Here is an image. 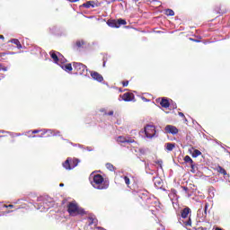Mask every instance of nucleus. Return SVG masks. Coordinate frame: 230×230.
Instances as JSON below:
<instances>
[{
    "mask_svg": "<svg viewBox=\"0 0 230 230\" xmlns=\"http://www.w3.org/2000/svg\"><path fill=\"white\" fill-rule=\"evenodd\" d=\"M1 71H8V67H6V66H1Z\"/></svg>",
    "mask_w": 230,
    "mask_h": 230,
    "instance_id": "nucleus-40",
    "label": "nucleus"
},
{
    "mask_svg": "<svg viewBox=\"0 0 230 230\" xmlns=\"http://www.w3.org/2000/svg\"><path fill=\"white\" fill-rule=\"evenodd\" d=\"M170 107H171L172 109H175V108L177 107V104H170Z\"/></svg>",
    "mask_w": 230,
    "mask_h": 230,
    "instance_id": "nucleus-42",
    "label": "nucleus"
},
{
    "mask_svg": "<svg viewBox=\"0 0 230 230\" xmlns=\"http://www.w3.org/2000/svg\"><path fill=\"white\" fill-rule=\"evenodd\" d=\"M98 224V219L93 217L88 218V226H96Z\"/></svg>",
    "mask_w": 230,
    "mask_h": 230,
    "instance_id": "nucleus-24",
    "label": "nucleus"
},
{
    "mask_svg": "<svg viewBox=\"0 0 230 230\" xmlns=\"http://www.w3.org/2000/svg\"><path fill=\"white\" fill-rule=\"evenodd\" d=\"M140 154H145V150L144 149H140Z\"/></svg>",
    "mask_w": 230,
    "mask_h": 230,
    "instance_id": "nucleus-48",
    "label": "nucleus"
},
{
    "mask_svg": "<svg viewBox=\"0 0 230 230\" xmlns=\"http://www.w3.org/2000/svg\"><path fill=\"white\" fill-rule=\"evenodd\" d=\"M190 213H191V208L189 207L181 210V217H179L178 222L183 227H191V217H189Z\"/></svg>",
    "mask_w": 230,
    "mask_h": 230,
    "instance_id": "nucleus-2",
    "label": "nucleus"
},
{
    "mask_svg": "<svg viewBox=\"0 0 230 230\" xmlns=\"http://www.w3.org/2000/svg\"><path fill=\"white\" fill-rule=\"evenodd\" d=\"M8 208H13V205L10 204V205H2V213L1 216L2 217H6V215H8V213H13V210H4V209H8Z\"/></svg>",
    "mask_w": 230,
    "mask_h": 230,
    "instance_id": "nucleus-9",
    "label": "nucleus"
},
{
    "mask_svg": "<svg viewBox=\"0 0 230 230\" xmlns=\"http://www.w3.org/2000/svg\"><path fill=\"white\" fill-rule=\"evenodd\" d=\"M108 26L110 28H118V21L117 20H109L107 22Z\"/></svg>",
    "mask_w": 230,
    "mask_h": 230,
    "instance_id": "nucleus-20",
    "label": "nucleus"
},
{
    "mask_svg": "<svg viewBox=\"0 0 230 230\" xmlns=\"http://www.w3.org/2000/svg\"><path fill=\"white\" fill-rule=\"evenodd\" d=\"M73 67L75 71L79 73V75H82L83 76H89V69H87V66L82 63L74 62Z\"/></svg>",
    "mask_w": 230,
    "mask_h": 230,
    "instance_id": "nucleus-4",
    "label": "nucleus"
},
{
    "mask_svg": "<svg viewBox=\"0 0 230 230\" xmlns=\"http://www.w3.org/2000/svg\"><path fill=\"white\" fill-rule=\"evenodd\" d=\"M123 179H124L125 184L128 186L130 184V178H128V176H123Z\"/></svg>",
    "mask_w": 230,
    "mask_h": 230,
    "instance_id": "nucleus-30",
    "label": "nucleus"
},
{
    "mask_svg": "<svg viewBox=\"0 0 230 230\" xmlns=\"http://www.w3.org/2000/svg\"><path fill=\"white\" fill-rule=\"evenodd\" d=\"M84 8H96L97 4H94V1H88L83 4Z\"/></svg>",
    "mask_w": 230,
    "mask_h": 230,
    "instance_id": "nucleus-18",
    "label": "nucleus"
},
{
    "mask_svg": "<svg viewBox=\"0 0 230 230\" xmlns=\"http://www.w3.org/2000/svg\"><path fill=\"white\" fill-rule=\"evenodd\" d=\"M71 145H73V146H78V144H73V143H70Z\"/></svg>",
    "mask_w": 230,
    "mask_h": 230,
    "instance_id": "nucleus-49",
    "label": "nucleus"
},
{
    "mask_svg": "<svg viewBox=\"0 0 230 230\" xmlns=\"http://www.w3.org/2000/svg\"><path fill=\"white\" fill-rule=\"evenodd\" d=\"M32 137H37V136H36V135H33Z\"/></svg>",
    "mask_w": 230,
    "mask_h": 230,
    "instance_id": "nucleus-56",
    "label": "nucleus"
},
{
    "mask_svg": "<svg viewBox=\"0 0 230 230\" xmlns=\"http://www.w3.org/2000/svg\"><path fill=\"white\" fill-rule=\"evenodd\" d=\"M178 114H179V116H181V118H184V113L179 112Z\"/></svg>",
    "mask_w": 230,
    "mask_h": 230,
    "instance_id": "nucleus-45",
    "label": "nucleus"
},
{
    "mask_svg": "<svg viewBox=\"0 0 230 230\" xmlns=\"http://www.w3.org/2000/svg\"><path fill=\"white\" fill-rule=\"evenodd\" d=\"M1 40H4V36L1 35Z\"/></svg>",
    "mask_w": 230,
    "mask_h": 230,
    "instance_id": "nucleus-50",
    "label": "nucleus"
},
{
    "mask_svg": "<svg viewBox=\"0 0 230 230\" xmlns=\"http://www.w3.org/2000/svg\"><path fill=\"white\" fill-rule=\"evenodd\" d=\"M55 132V129H51V132H47V137H51Z\"/></svg>",
    "mask_w": 230,
    "mask_h": 230,
    "instance_id": "nucleus-33",
    "label": "nucleus"
},
{
    "mask_svg": "<svg viewBox=\"0 0 230 230\" xmlns=\"http://www.w3.org/2000/svg\"><path fill=\"white\" fill-rule=\"evenodd\" d=\"M184 163L188 164L190 165L191 170H195V163L193 162V159L190 155H186L183 158Z\"/></svg>",
    "mask_w": 230,
    "mask_h": 230,
    "instance_id": "nucleus-13",
    "label": "nucleus"
},
{
    "mask_svg": "<svg viewBox=\"0 0 230 230\" xmlns=\"http://www.w3.org/2000/svg\"><path fill=\"white\" fill-rule=\"evenodd\" d=\"M61 139H62L63 141H66V139H65L64 137H61ZM66 142L69 143V140H66Z\"/></svg>",
    "mask_w": 230,
    "mask_h": 230,
    "instance_id": "nucleus-47",
    "label": "nucleus"
},
{
    "mask_svg": "<svg viewBox=\"0 0 230 230\" xmlns=\"http://www.w3.org/2000/svg\"><path fill=\"white\" fill-rule=\"evenodd\" d=\"M163 164V161L158 162V164Z\"/></svg>",
    "mask_w": 230,
    "mask_h": 230,
    "instance_id": "nucleus-54",
    "label": "nucleus"
},
{
    "mask_svg": "<svg viewBox=\"0 0 230 230\" xmlns=\"http://www.w3.org/2000/svg\"><path fill=\"white\" fill-rule=\"evenodd\" d=\"M9 42H11L12 44H15L18 49H22V45L21 44V41H19V40L12 39L11 40H9Z\"/></svg>",
    "mask_w": 230,
    "mask_h": 230,
    "instance_id": "nucleus-19",
    "label": "nucleus"
},
{
    "mask_svg": "<svg viewBox=\"0 0 230 230\" xmlns=\"http://www.w3.org/2000/svg\"><path fill=\"white\" fill-rule=\"evenodd\" d=\"M164 130L166 134H172V136H175V134H179V129L173 125L165 126Z\"/></svg>",
    "mask_w": 230,
    "mask_h": 230,
    "instance_id": "nucleus-7",
    "label": "nucleus"
},
{
    "mask_svg": "<svg viewBox=\"0 0 230 230\" xmlns=\"http://www.w3.org/2000/svg\"><path fill=\"white\" fill-rule=\"evenodd\" d=\"M206 215H208V205L205 206L203 217H206Z\"/></svg>",
    "mask_w": 230,
    "mask_h": 230,
    "instance_id": "nucleus-37",
    "label": "nucleus"
},
{
    "mask_svg": "<svg viewBox=\"0 0 230 230\" xmlns=\"http://www.w3.org/2000/svg\"><path fill=\"white\" fill-rule=\"evenodd\" d=\"M38 209H40V211H48V208H46V207L42 208V205H40Z\"/></svg>",
    "mask_w": 230,
    "mask_h": 230,
    "instance_id": "nucleus-34",
    "label": "nucleus"
},
{
    "mask_svg": "<svg viewBox=\"0 0 230 230\" xmlns=\"http://www.w3.org/2000/svg\"><path fill=\"white\" fill-rule=\"evenodd\" d=\"M90 179H93L91 184L95 190H107V188H109V183L105 182L102 174H94V172H93L90 175Z\"/></svg>",
    "mask_w": 230,
    "mask_h": 230,
    "instance_id": "nucleus-1",
    "label": "nucleus"
},
{
    "mask_svg": "<svg viewBox=\"0 0 230 230\" xmlns=\"http://www.w3.org/2000/svg\"><path fill=\"white\" fill-rule=\"evenodd\" d=\"M106 168L107 170H110V172H114V170H116V167H114V165L111 163L106 164Z\"/></svg>",
    "mask_w": 230,
    "mask_h": 230,
    "instance_id": "nucleus-27",
    "label": "nucleus"
},
{
    "mask_svg": "<svg viewBox=\"0 0 230 230\" xmlns=\"http://www.w3.org/2000/svg\"><path fill=\"white\" fill-rule=\"evenodd\" d=\"M1 133H2V134H4V131L2 130Z\"/></svg>",
    "mask_w": 230,
    "mask_h": 230,
    "instance_id": "nucleus-57",
    "label": "nucleus"
},
{
    "mask_svg": "<svg viewBox=\"0 0 230 230\" xmlns=\"http://www.w3.org/2000/svg\"><path fill=\"white\" fill-rule=\"evenodd\" d=\"M39 132H41L40 129L32 130V134H39Z\"/></svg>",
    "mask_w": 230,
    "mask_h": 230,
    "instance_id": "nucleus-39",
    "label": "nucleus"
},
{
    "mask_svg": "<svg viewBox=\"0 0 230 230\" xmlns=\"http://www.w3.org/2000/svg\"><path fill=\"white\" fill-rule=\"evenodd\" d=\"M160 105L164 109H168V107H170V101H168V98L164 97L160 102Z\"/></svg>",
    "mask_w": 230,
    "mask_h": 230,
    "instance_id": "nucleus-16",
    "label": "nucleus"
},
{
    "mask_svg": "<svg viewBox=\"0 0 230 230\" xmlns=\"http://www.w3.org/2000/svg\"><path fill=\"white\" fill-rule=\"evenodd\" d=\"M50 58H52V60H54L55 64H58V58H59V52H57L55 50H51L49 52Z\"/></svg>",
    "mask_w": 230,
    "mask_h": 230,
    "instance_id": "nucleus-11",
    "label": "nucleus"
},
{
    "mask_svg": "<svg viewBox=\"0 0 230 230\" xmlns=\"http://www.w3.org/2000/svg\"><path fill=\"white\" fill-rule=\"evenodd\" d=\"M190 40H193L194 42H200V40H195V39H191V38H190Z\"/></svg>",
    "mask_w": 230,
    "mask_h": 230,
    "instance_id": "nucleus-46",
    "label": "nucleus"
},
{
    "mask_svg": "<svg viewBox=\"0 0 230 230\" xmlns=\"http://www.w3.org/2000/svg\"><path fill=\"white\" fill-rule=\"evenodd\" d=\"M79 148H84V146L78 144Z\"/></svg>",
    "mask_w": 230,
    "mask_h": 230,
    "instance_id": "nucleus-51",
    "label": "nucleus"
},
{
    "mask_svg": "<svg viewBox=\"0 0 230 230\" xmlns=\"http://www.w3.org/2000/svg\"><path fill=\"white\" fill-rule=\"evenodd\" d=\"M219 173H222L223 175H227V172L226 169L219 166Z\"/></svg>",
    "mask_w": 230,
    "mask_h": 230,
    "instance_id": "nucleus-31",
    "label": "nucleus"
},
{
    "mask_svg": "<svg viewBox=\"0 0 230 230\" xmlns=\"http://www.w3.org/2000/svg\"><path fill=\"white\" fill-rule=\"evenodd\" d=\"M80 163V159L78 158H71L70 164L72 168H76L78 166V164Z\"/></svg>",
    "mask_w": 230,
    "mask_h": 230,
    "instance_id": "nucleus-22",
    "label": "nucleus"
},
{
    "mask_svg": "<svg viewBox=\"0 0 230 230\" xmlns=\"http://www.w3.org/2000/svg\"><path fill=\"white\" fill-rule=\"evenodd\" d=\"M117 142L118 143H128V144H130V143H134L135 141L132 138H127L123 136H119L117 137Z\"/></svg>",
    "mask_w": 230,
    "mask_h": 230,
    "instance_id": "nucleus-10",
    "label": "nucleus"
},
{
    "mask_svg": "<svg viewBox=\"0 0 230 230\" xmlns=\"http://www.w3.org/2000/svg\"><path fill=\"white\" fill-rule=\"evenodd\" d=\"M182 190H183V191H184L185 193H188V190H189L188 187H182Z\"/></svg>",
    "mask_w": 230,
    "mask_h": 230,
    "instance_id": "nucleus-41",
    "label": "nucleus"
},
{
    "mask_svg": "<svg viewBox=\"0 0 230 230\" xmlns=\"http://www.w3.org/2000/svg\"><path fill=\"white\" fill-rule=\"evenodd\" d=\"M60 188H64V183L59 184Z\"/></svg>",
    "mask_w": 230,
    "mask_h": 230,
    "instance_id": "nucleus-52",
    "label": "nucleus"
},
{
    "mask_svg": "<svg viewBox=\"0 0 230 230\" xmlns=\"http://www.w3.org/2000/svg\"><path fill=\"white\" fill-rule=\"evenodd\" d=\"M11 54H12V55H14L15 53H14V52H12Z\"/></svg>",
    "mask_w": 230,
    "mask_h": 230,
    "instance_id": "nucleus-59",
    "label": "nucleus"
},
{
    "mask_svg": "<svg viewBox=\"0 0 230 230\" xmlns=\"http://www.w3.org/2000/svg\"><path fill=\"white\" fill-rule=\"evenodd\" d=\"M104 110H101V112H103Z\"/></svg>",
    "mask_w": 230,
    "mask_h": 230,
    "instance_id": "nucleus-60",
    "label": "nucleus"
},
{
    "mask_svg": "<svg viewBox=\"0 0 230 230\" xmlns=\"http://www.w3.org/2000/svg\"><path fill=\"white\" fill-rule=\"evenodd\" d=\"M202 152H200L199 149H195L192 153V157H199V155H201Z\"/></svg>",
    "mask_w": 230,
    "mask_h": 230,
    "instance_id": "nucleus-28",
    "label": "nucleus"
},
{
    "mask_svg": "<svg viewBox=\"0 0 230 230\" xmlns=\"http://www.w3.org/2000/svg\"><path fill=\"white\" fill-rule=\"evenodd\" d=\"M87 149L89 150V152H91V149L89 147H87Z\"/></svg>",
    "mask_w": 230,
    "mask_h": 230,
    "instance_id": "nucleus-58",
    "label": "nucleus"
},
{
    "mask_svg": "<svg viewBox=\"0 0 230 230\" xmlns=\"http://www.w3.org/2000/svg\"><path fill=\"white\" fill-rule=\"evenodd\" d=\"M123 87H127L128 85V81L122 82Z\"/></svg>",
    "mask_w": 230,
    "mask_h": 230,
    "instance_id": "nucleus-38",
    "label": "nucleus"
},
{
    "mask_svg": "<svg viewBox=\"0 0 230 230\" xmlns=\"http://www.w3.org/2000/svg\"><path fill=\"white\" fill-rule=\"evenodd\" d=\"M53 136H54V137H57V136H59V137H60V131L55 129V132H54Z\"/></svg>",
    "mask_w": 230,
    "mask_h": 230,
    "instance_id": "nucleus-36",
    "label": "nucleus"
},
{
    "mask_svg": "<svg viewBox=\"0 0 230 230\" xmlns=\"http://www.w3.org/2000/svg\"><path fill=\"white\" fill-rule=\"evenodd\" d=\"M161 184H162L161 179L157 178L156 180H155V185L161 186Z\"/></svg>",
    "mask_w": 230,
    "mask_h": 230,
    "instance_id": "nucleus-32",
    "label": "nucleus"
},
{
    "mask_svg": "<svg viewBox=\"0 0 230 230\" xmlns=\"http://www.w3.org/2000/svg\"><path fill=\"white\" fill-rule=\"evenodd\" d=\"M10 53H6V52H2L1 53V57H4V55H9Z\"/></svg>",
    "mask_w": 230,
    "mask_h": 230,
    "instance_id": "nucleus-44",
    "label": "nucleus"
},
{
    "mask_svg": "<svg viewBox=\"0 0 230 230\" xmlns=\"http://www.w3.org/2000/svg\"><path fill=\"white\" fill-rule=\"evenodd\" d=\"M40 131L42 132V134L38 136V137H44L45 134H48V132H51V129L43 128V129H40Z\"/></svg>",
    "mask_w": 230,
    "mask_h": 230,
    "instance_id": "nucleus-29",
    "label": "nucleus"
},
{
    "mask_svg": "<svg viewBox=\"0 0 230 230\" xmlns=\"http://www.w3.org/2000/svg\"><path fill=\"white\" fill-rule=\"evenodd\" d=\"M122 100L124 102H132L134 100V93H126L122 95Z\"/></svg>",
    "mask_w": 230,
    "mask_h": 230,
    "instance_id": "nucleus-15",
    "label": "nucleus"
},
{
    "mask_svg": "<svg viewBox=\"0 0 230 230\" xmlns=\"http://www.w3.org/2000/svg\"><path fill=\"white\" fill-rule=\"evenodd\" d=\"M125 24H127V21L125 19L119 18V19L117 20L118 28H119V26H123Z\"/></svg>",
    "mask_w": 230,
    "mask_h": 230,
    "instance_id": "nucleus-25",
    "label": "nucleus"
},
{
    "mask_svg": "<svg viewBox=\"0 0 230 230\" xmlns=\"http://www.w3.org/2000/svg\"><path fill=\"white\" fill-rule=\"evenodd\" d=\"M138 197L142 200H145V202H146L147 204H150V197H148V191L146 190L138 191Z\"/></svg>",
    "mask_w": 230,
    "mask_h": 230,
    "instance_id": "nucleus-8",
    "label": "nucleus"
},
{
    "mask_svg": "<svg viewBox=\"0 0 230 230\" xmlns=\"http://www.w3.org/2000/svg\"><path fill=\"white\" fill-rule=\"evenodd\" d=\"M144 132H145L146 137H147L148 139H152V137L155 136V128L152 125H147L145 128Z\"/></svg>",
    "mask_w": 230,
    "mask_h": 230,
    "instance_id": "nucleus-6",
    "label": "nucleus"
},
{
    "mask_svg": "<svg viewBox=\"0 0 230 230\" xmlns=\"http://www.w3.org/2000/svg\"><path fill=\"white\" fill-rule=\"evenodd\" d=\"M96 229H97V230H107V229H105V228H103V227H102V226H97Z\"/></svg>",
    "mask_w": 230,
    "mask_h": 230,
    "instance_id": "nucleus-43",
    "label": "nucleus"
},
{
    "mask_svg": "<svg viewBox=\"0 0 230 230\" xmlns=\"http://www.w3.org/2000/svg\"><path fill=\"white\" fill-rule=\"evenodd\" d=\"M142 163H145V170L146 173H149V175H154V172H152V167H150V163L149 162H146L145 160H142Z\"/></svg>",
    "mask_w": 230,
    "mask_h": 230,
    "instance_id": "nucleus-17",
    "label": "nucleus"
},
{
    "mask_svg": "<svg viewBox=\"0 0 230 230\" xmlns=\"http://www.w3.org/2000/svg\"><path fill=\"white\" fill-rule=\"evenodd\" d=\"M87 44V41L84 40H77L75 42V46L77 48H84Z\"/></svg>",
    "mask_w": 230,
    "mask_h": 230,
    "instance_id": "nucleus-21",
    "label": "nucleus"
},
{
    "mask_svg": "<svg viewBox=\"0 0 230 230\" xmlns=\"http://www.w3.org/2000/svg\"><path fill=\"white\" fill-rule=\"evenodd\" d=\"M63 168H65V170H73V167L71 165V157L66 158V160L62 164Z\"/></svg>",
    "mask_w": 230,
    "mask_h": 230,
    "instance_id": "nucleus-14",
    "label": "nucleus"
},
{
    "mask_svg": "<svg viewBox=\"0 0 230 230\" xmlns=\"http://www.w3.org/2000/svg\"><path fill=\"white\" fill-rule=\"evenodd\" d=\"M165 15L173 17V15H175V12H173V10H172V9H165Z\"/></svg>",
    "mask_w": 230,
    "mask_h": 230,
    "instance_id": "nucleus-26",
    "label": "nucleus"
},
{
    "mask_svg": "<svg viewBox=\"0 0 230 230\" xmlns=\"http://www.w3.org/2000/svg\"><path fill=\"white\" fill-rule=\"evenodd\" d=\"M91 76L93 80H96V82H102L103 80V76L102 75H100V73L98 72H91Z\"/></svg>",
    "mask_w": 230,
    "mask_h": 230,
    "instance_id": "nucleus-12",
    "label": "nucleus"
},
{
    "mask_svg": "<svg viewBox=\"0 0 230 230\" xmlns=\"http://www.w3.org/2000/svg\"><path fill=\"white\" fill-rule=\"evenodd\" d=\"M104 114H105V116H114V111H111L109 112H105Z\"/></svg>",
    "mask_w": 230,
    "mask_h": 230,
    "instance_id": "nucleus-35",
    "label": "nucleus"
},
{
    "mask_svg": "<svg viewBox=\"0 0 230 230\" xmlns=\"http://www.w3.org/2000/svg\"><path fill=\"white\" fill-rule=\"evenodd\" d=\"M16 136H21V133H17Z\"/></svg>",
    "mask_w": 230,
    "mask_h": 230,
    "instance_id": "nucleus-55",
    "label": "nucleus"
},
{
    "mask_svg": "<svg viewBox=\"0 0 230 230\" xmlns=\"http://www.w3.org/2000/svg\"><path fill=\"white\" fill-rule=\"evenodd\" d=\"M106 61H103L102 67H105Z\"/></svg>",
    "mask_w": 230,
    "mask_h": 230,
    "instance_id": "nucleus-53",
    "label": "nucleus"
},
{
    "mask_svg": "<svg viewBox=\"0 0 230 230\" xmlns=\"http://www.w3.org/2000/svg\"><path fill=\"white\" fill-rule=\"evenodd\" d=\"M173 148H175L174 143H166L165 144V150H167V152H172L173 150Z\"/></svg>",
    "mask_w": 230,
    "mask_h": 230,
    "instance_id": "nucleus-23",
    "label": "nucleus"
},
{
    "mask_svg": "<svg viewBox=\"0 0 230 230\" xmlns=\"http://www.w3.org/2000/svg\"><path fill=\"white\" fill-rule=\"evenodd\" d=\"M66 62H67V59H66V58H64L62 54H59L58 66H61V69L66 71V73L69 71H73V66L71 65V63L66 64Z\"/></svg>",
    "mask_w": 230,
    "mask_h": 230,
    "instance_id": "nucleus-5",
    "label": "nucleus"
},
{
    "mask_svg": "<svg viewBox=\"0 0 230 230\" xmlns=\"http://www.w3.org/2000/svg\"><path fill=\"white\" fill-rule=\"evenodd\" d=\"M67 211L71 217H76L77 215H85V210L75 202H70L67 205Z\"/></svg>",
    "mask_w": 230,
    "mask_h": 230,
    "instance_id": "nucleus-3",
    "label": "nucleus"
}]
</instances>
